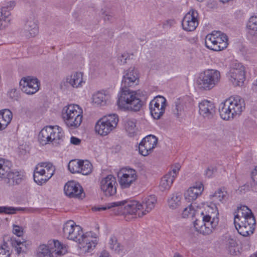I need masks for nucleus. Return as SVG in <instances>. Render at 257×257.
I'll return each instance as SVG.
<instances>
[{
    "label": "nucleus",
    "instance_id": "1",
    "mask_svg": "<svg viewBox=\"0 0 257 257\" xmlns=\"http://www.w3.org/2000/svg\"><path fill=\"white\" fill-rule=\"evenodd\" d=\"M139 83V74L135 67H130L124 72L121 92L118 96L117 103L119 108L124 110L137 112L141 110L144 102L141 100V92L128 89L130 87H134Z\"/></svg>",
    "mask_w": 257,
    "mask_h": 257
},
{
    "label": "nucleus",
    "instance_id": "2",
    "mask_svg": "<svg viewBox=\"0 0 257 257\" xmlns=\"http://www.w3.org/2000/svg\"><path fill=\"white\" fill-rule=\"evenodd\" d=\"M205 213L201 212V218L196 219L194 227L196 231L204 235L211 234L219 222V212L215 204L210 203L206 208Z\"/></svg>",
    "mask_w": 257,
    "mask_h": 257
},
{
    "label": "nucleus",
    "instance_id": "3",
    "mask_svg": "<svg viewBox=\"0 0 257 257\" xmlns=\"http://www.w3.org/2000/svg\"><path fill=\"white\" fill-rule=\"evenodd\" d=\"M237 211V214L234 218V224L238 232L243 236L252 234L256 222L251 210L247 206L243 205L238 207Z\"/></svg>",
    "mask_w": 257,
    "mask_h": 257
},
{
    "label": "nucleus",
    "instance_id": "4",
    "mask_svg": "<svg viewBox=\"0 0 257 257\" xmlns=\"http://www.w3.org/2000/svg\"><path fill=\"white\" fill-rule=\"evenodd\" d=\"M244 108V100L237 95L221 102L219 106V112L222 119L228 120L239 115Z\"/></svg>",
    "mask_w": 257,
    "mask_h": 257
},
{
    "label": "nucleus",
    "instance_id": "5",
    "mask_svg": "<svg viewBox=\"0 0 257 257\" xmlns=\"http://www.w3.org/2000/svg\"><path fill=\"white\" fill-rule=\"evenodd\" d=\"M125 201L123 204L122 214L138 215L140 217L150 212L155 207L157 199L154 195L146 197L142 203L137 201Z\"/></svg>",
    "mask_w": 257,
    "mask_h": 257
},
{
    "label": "nucleus",
    "instance_id": "6",
    "mask_svg": "<svg viewBox=\"0 0 257 257\" xmlns=\"http://www.w3.org/2000/svg\"><path fill=\"white\" fill-rule=\"evenodd\" d=\"M82 109L77 104L64 106L62 110V117L66 125L71 129L78 127L82 121Z\"/></svg>",
    "mask_w": 257,
    "mask_h": 257
},
{
    "label": "nucleus",
    "instance_id": "7",
    "mask_svg": "<svg viewBox=\"0 0 257 257\" xmlns=\"http://www.w3.org/2000/svg\"><path fill=\"white\" fill-rule=\"evenodd\" d=\"M63 132L61 127L55 126H47L43 128L39 134L40 143L44 145L53 142L59 144L63 137Z\"/></svg>",
    "mask_w": 257,
    "mask_h": 257
},
{
    "label": "nucleus",
    "instance_id": "8",
    "mask_svg": "<svg viewBox=\"0 0 257 257\" xmlns=\"http://www.w3.org/2000/svg\"><path fill=\"white\" fill-rule=\"evenodd\" d=\"M220 74L216 70H207L200 74L197 83L200 89L209 90L213 88L219 81Z\"/></svg>",
    "mask_w": 257,
    "mask_h": 257
},
{
    "label": "nucleus",
    "instance_id": "9",
    "mask_svg": "<svg viewBox=\"0 0 257 257\" xmlns=\"http://www.w3.org/2000/svg\"><path fill=\"white\" fill-rule=\"evenodd\" d=\"M118 121L116 114H111L100 118L95 125V131L101 136H106L116 127Z\"/></svg>",
    "mask_w": 257,
    "mask_h": 257
},
{
    "label": "nucleus",
    "instance_id": "10",
    "mask_svg": "<svg viewBox=\"0 0 257 257\" xmlns=\"http://www.w3.org/2000/svg\"><path fill=\"white\" fill-rule=\"evenodd\" d=\"M65 249L58 240L49 241L48 245L41 244L37 249L38 257H53V253L58 255L65 253Z\"/></svg>",
    "mask_w": 257,
    "mask_h": 257
},
{
    "label": "nucleus",
    "instance_id": "11",
    "mask_svg": "<svg viewBox=\"0 0 257 257\" xmlns=\"http://www.w3.org/2000/svg\"><path fill=\"white\" fill-rule=\"evenodd\" d=\"M227 76L229 81L235 86H242L245 79L244 67L242 64L235 61L231 65Z\"/></svg>",
    "mask_w": 257,
    "mask_h": 257
},
{
    "label": "nucleus",
    "instance_id": "12",
    "mask_svg": "<svg viewBox=\"0 0 257 257\" xmlns=\"http://www.w3.org/2000/svg\"><path fill=\"white\" fill-rule=\"evenodd\" d=\"M166 106L165 98L161 95H158L150 102L149 108L152 117L156 119H159L165 112Z\"/></svg>",
    "mask_w": 257,
    "mask_h": 257
},
{
    "label": "nucleus",
    "instance_id": "13",
    "mask_svg": "<svg viewBox=\"0 0 257 257\" xmlns=\"http://www.w3.org/2000/svg\"><path fill=\"white\" fill-rule=\"evenodd\" d=\"M119 182L122 188H128L134 184L138 178L137 172L131 168H123L118 174Z\"/></svg>",
    "mask_w": 257,
    "mask_h": 257
},
{
    "label": "nucleus",
    "instance_id": "14",
    "mask_svg": "<svg viewBox=\"0 0 257 257\" xmlns=\"http://www.w3.org/2000/svg\"><path fill=\"white\" fill-rule=\"evenodd\" d=\"M117 182L115 177L112 175H108L102 179L100 187L103 194L106 196H112L116 193Z\"/></svg>",
    "mask_w": 257,
    "mask_h": 257
},
{
    "label": "nucleus",
    "instance_id": "15",
    "mask_svg": "<svg viewBox=\"0 0 257 257\" xmlns=\"http://www.w3.org/2000/svg\"><path fill=\"white\" fill-rule=\"evenodd\" d=\"M20 87L23 92L32 95L39 90L40 82L36 78L31 76L23 77L20 82Z\"/></svg>",
    "mask_w": 257,
    "mask_h": 257
},
{
    "label": "nucleus",
    "instance_id": "16",
    "mask_svg": "<svg viewBox=\"0 0 257 257\" xmlns=\"http://www.w3.org/2000/svg\"><path fill=\"white\" fill-rule=\"evenodd\" d=\"M46 162L39 163L35 167L34 172V180L39 185L46 183L51 178L52 174V168L48 169L47 172H45Z\"/></svg>",
    "mask_w": 257,
    "mask_h": 257
},
{
    "label": "nucleus",
    "instance_id": "17",
    "mask_svg": "<svg viewBox=\"0 0 257 257\" xmlns=\"http://www.w3.org/2000/svg\"><path fill=\"white\" fill-rule=\"evenodd\" d=\"M16 6L15 1H10L0 9V30H4L11 23V13Z\"/></svg>",
    "mask_w": 257,
    "mask_h": 257
},
{
    "label": "nucleus",
    "instance_id": "18",
    "mask_svg": "<svg viewBox=\"0 0 257 257\" xmlns=\"http://www.w3.org/2000/svg\"><path fill=\"white\" fill-rule=\"evenodd\" d=\"M11 163L8 162L7 173L4 175L3 179L9 186H14L20 184L24 179L23 173L16 169L11 170L9 165Z\"/></svg>",
    "mask_w": 257,
    "mask_h": 257
},
{
    "label": "nucleus",
    "instance_id": "19",
    "mask_svg": "<svg viewBox=\"0 0 257 257\" xmlns=\"http://www.w3.org/2000/svg\"><path fill=\"white\" fill-rule=\"evenodd\" d=\"M198 14L197 11L191 10L184 16L182 26L183 29L186 31L195 30L198 25Z\"/></svg>",
    "mask_w": 257,
    "mask_h": 257
},
{
    "label": "nucleus",
    "instance_id": "20",
    "mask_svg": "<svg viewBox=\"0 0 257 257\" xmlns=\"http://www.w3.org/2000/svg\"><path fill=\"white\" fill-rule=\"evenodd\" d=\"M65 194L70 198L82 199L85 197V193L79 184L74 181L67 182L64 187Z\"/></svg>",
    "mask_w": 257,
    "mask_h": 257
},
{
    "label": "nucleus",
    "instance_id": "21",
    "mask_svg": "<svg viewBox=\"0 0 257 257\" xmlns=\"http://www.w3.org/2000/svg\"><path fill=\"white\" fill-rule=\"evenodd\" d=\"M23 29L24 34L27 37H33L38 34V22L34 15L30 16L26 19Z\"/></svg>",
    "mask_w": 257,
    "mask_h": 257
},
{
    "label": "nucleus",
    "instance_id": "22",
    "mask_svg": "<svg viewBox=\"0 0 257 257\" xmlns=\"http://www.w3.org/2000/svg\"><path fill=\"white\" fill-rule=\"evenodd\" d=\"M199 114L206 119H212L216 113L214 103L207 100H203L199 103Z\"/></svg>",
    "mask_w": 257,
    "mask_h": 257
},
{
    "label": "nucleus",
    "instance_id": "23",
    "mask_svg": "<svg viewBox=\"0 0 257 257\" xmlns=\"http://www.w3.org/2000/svg\"><path fill=\"white\" fill-rule=\"evenodd\" d=\"M157 138L153 135H148L144 138L139 144V150L143 156L148 155L156 146Z\"/></svg>",
    "mask_w": 257,
    "mask_h": 257
},
{
    "label": "nucleus",
    "instance_id": "24",
    "mask_svg": "<svg viewBox=\"0 0 257 257\" xmlns=\"http://www.w3.org/2000/svg\"><path fill=\"white\" fill-rule=\"evenodd\" d=\"M83 74L81 72H74L67 75L63 80V83L65 86H71L74 88L81 87L85 83L83 78Z\"/></svg>",
    "mask_w": 257,
    "mask_h": 257
},
{
    "label": "nucleus",
    "instance_id": "25",
    "mask_svg": "<svg viewBox=\"0 0 257 257\" xmlns=\"http://www.w3.org/2000/svg\"><path fill=\"white\" fill-rule=\"evenodd\" d=\"M203 190V184L201 182H197L195 185L187 190L185 193V198L188 201L195 200L202 194Z\"/></svg>",
    "mask_w": 257,
    "mask_h": 257
},
{
    "label": "nucleus",
    "instance_id": "26",
    "mask_svg": "<svg viewBox=\"0 0 257 257\" xmlns=\"http://www.w3.org/2000/svg\"><path fill=\"white\" fill-rule=\"evenodd\" d=\"M111 94L106 90L98 91L92 96V101L97 105L104 106L110 102Z\"/></svg>",
    "mask_w": 257,
    "mask_h": 257
},
{
    "label": "nucleus",
    "instance_id": "27",
    "mask_svg": "<svg viewBox=\"0 0 257 257\" xmlns=\"http://www.w3.org/2000/svg\"><path fill=\"white\" fill-rule=\"evenodd\" d=\"M69 239L78 242L79 244H81L83 247V244H90V242L88 243L89 240L87 238V237L83 234H82V230L81 227L77 225L75 227V229L72 233Z\"/></svg>",
    "mask_w": 257,
    "mask_h": 257
},
{
    "label": "nucleus",
    "instance_id": "28",
    "mask_svg": "<svg viewBox=\"0 0 257 257\" xmlns=\"http://www.w3.org/2000/svg\"><path fill=\"white\" fill-rule=\"evenodd\" d=\"M182 194L180 192L171 194L168 198V205L170 209H175L181 204Z\"/></svg>",
    "mask_w": 257,
    "mask_h": 257
},
{
    "label": "nucleus",
    "instance_id": "29",
    "mask_svg": "<svg viewBox=\"0 0 257 257\" xmlns=\"http://www.w3.org/2000/svg\"><path fill=\"white\" fill-rule=\"evenodd\" d=\"M218 44V51H221L226 48L228 45V38L226 34L220 31L213 32Z\"/></svg>",
    "mask_w": 257,
    "mask_h": 257
},
{
    "label": "nucleus",
    "instance_id": "30",
    "mask_svg": "<svg viewBox=\"0 0 257 257\" xmlns=\"http://www.w3.org/2000/svg\"><path fill=\"white\" fill-rule=\"evenodd\" d=\"M174 179L175 175H172L171 172H169L162 178L159 186L160 189L162 191L169 190Z\"/></svg>",
    "mask_w": 257,
    "mask_h": 257
},
{
    "label": "nucleus",
    "instance_id": "31",
    "mask_svg": "<svg viewBox=\"0 0 257 257\" xmlns=\"http://www.w3.org/2000/svg\"><path fill=\"white\" fill-rule=\"evenodd\" d=\"M210 198L211 200L212 204L216 205L219 202L223 203L227 199V192L222 189H218L214 194L210 195Z\"/></svg>",
    "mask_w": 257,
    "mask_h": 257
},
{
    "label": "nucleus",
    "instance_id": "32",
    "mask_svg": "<svg viewBox=\"0 0 257 257\" xmlns=\"http://www.w3.org/2000/svg\"><path fill=\"white\" fill-rule=\"evenodd\" d=\"M124 203L125 201L108 203L102 206H94L92 208V210L94 211H101L105 210L107 209L111 208L112 207H118V209L120 210V211L122 213V211L123 209V204Z\"/></svg>",
    "mask_w": 257,
    "mask_h": 257
},
{
    "label": "nucleus",
    "instance_id": "33",
    "mask_svg": "<svg viewBox=\"0 0 257 257\" xmlns=\"http://www.w3.org/2000/svg\"><path fill=\"white\" fill-rule=\"evenodd\" d=\"M205 44L208 49L214 51H218V45L213 32L206 36L205 40Z\"/></svg>",
    "mask_w": 257,
    "mask_h": 257
},
{
    "label": "nucleus",
    "instance_id": "34",
    "mask_svg": "<svg viewBox=\"0 0 257 257\" xmlns=\"http://www.w3.org/2000/svg\"><path fill=\"white\" fill-rule=\"evenodd\" d=\"M76 226V225L73 221L69 220L67 221L63 225V232L64 236L69 239Z\"/></svg>",
    "mask_w": 257,
    "mask_h": 257
},
{
    "label": "nucleus",
    "instance_id": "35",
    "mask_svg": "<svg viewBox=\"0 0 257 257\" xmlns=\"http://www.w3.org/2000/svg\"><path fill=\"white\" fill-rule=\"evenodd\" d=\"M92 170V165L88 160L81 161L79 173L84 175L90 174Z\"/></svg>",
    "mask_w": 257,
    "mask_h": 257
},
{
    "label": "nucleus",
    "instance_id": "36",
    "mask_svg": "<svg viewBox=\"0 0 257 257\" xmlns=\"http://www.w3.org/2000/svg\"><path fill=\"white\" fill-rule=\"evenodd\" d=\"M13 117L12 112L9 109H4L0 111V118L2 122L7 126L11 122Z\"/></svg>",
    "mask_w": 257,
    "mask_h": 257
},
{
    "label": "nucleus",
    "instance_id": "37",
    "mask_svg": "<svg viewBox=\"0 0 257 257\" xmlns=\"http://www.w3.org/2000/svg\"><path fill=\"white\" fill-rule=\"evenodd\" d=\"M80 165L81 160H71L68 165V169L72 173H79Z\"/></svg>",
    "mask_w": 257,
    "mask_h": 257
},
{
    "label": "nucleus",
    "instance_id": "38",
    "mask_svg": "<svg viewBox=\"0 0 257 257\" xmlns=\"http://www.w3.org/2000/svg\"><path fill=\"white\" fill-rule=\"evenodd\" d=\"M10 243L15 248L17 254H20L22 252V246L24 245V242L12 237L11 238Z\"/></svg>",
    "mask_w": 257,
    "mask_h": 257
},
{
    "label": "nucleus",
    "instance_id": "39",
    "mask_svg": "<svg viewBox=\"0 0 257 257\" xmlns=\"http://www.w3.org/2000/svg\"><path fill=\"white\" fill-rule=\"evenodd\" d=\"M24 210L22 208H15L8 206H0V213H4L5 214H13L16 213L17 211Z\"/></svg>",
    "mask_w": 257,
    "mask_h": 257
},
{
    "label": "nucleus",
    "instance_id": "40",
    "mask_svg": "<svg viewBox=\"0 0 257 257\" xmlns=\"http://www.w3.org/2000/svg\"><path fill=\"white\" fill-rule=\"evenodd\" d=\"M109 248L115 252H118L121 248L120 244L117 242V240L115 237H112L109 240Z\"/></svg>",
    "mask_w": 257,
    "mask_h": 257
},
{
    "label": "nucleus",
    "instance_id": "41",
    "mask_svg": "<svg viewBox=\"0 0 257 257\" xmlns=\"http://www.w3.org/2000/svg\"><path fill=\"white\" fill-rule=\"evenodd\" d=\"M11 252L7 243L0 246V257H10Z\"/></svg>",
    "mask_w": 257,
    "mask_h": 257
},
{
    "label": "nucleus",
    "instance_id": "42",
    "mask_svg": "<svg viewBox=\"0 0 257 257\" xmlns=\"http://www.w3.org/2000/svg\"><path fill=\"white\" fill-rule=\"evenodd\" d=\"M196 210L192 204H191L188 207L185 208L182 212L183 217H186L190 215L193 217L195 213Z\"/></svg>",
    "mask_w": 257,
    "mask_h": 257
},
{
    "label": "nucleus",
    "instance_id": "43",
    "mask_svg": "<svg viewBox=\"0 0 257 257\" xmlns=\"http://www.w3.org/2000/svg\"><path fill=\"white\" fill-rule=\"evenodd\" d=\"M183 105L181 103L180 100L176 101L175 102V108L173 109V112L177 117L180 116L181 112L183 111Z\"/></svg>",
    "mask_w": 257,
    "mask_h": 257
},
{
    "label": "nucleus",
    "instance_id": "44",
    "mask_svg": "<svg viewBox=\"0 0 257 257\" xmlns=\"http://www.w3.org/2000/svg\"><path fill=\"white\" fill-rule=\"evenodd\" d=\"M251 178L252 181L251 184L252 187L254 190H257V166L252 171L251 174Z\"/></svg>",
    "mask_w": 257,
    "mask_h": 257
},
{
    "label": "nucleus",
    "instance_id": "45",
    "mask_svg": "<svg viewBox=\"0 0 257 257\" xmlns=\"http://www.w3.org/2000/svg\"><path fill=\"white\" fill-rule=\"evenodd\" d=\"M125 127L127 132L132 133L136 127V123L133 120H128L125 122Z\"/></svg>",
    "mask_w": 257,
    "mask_h": 257
},
{
    "label": "nucleus",
    "instance_id": "46",
    "mask_svg": "<svg viewBox=\"0 0 257 257\" xmlns=\"http://www.w3.org/2000/svg\"><path fill=\"white\" fill-rule=\"evenodd\" d=\"M8 166L4 161L0 160V180L3 179L4 175L7 173Z\"/></svg>",
    "mask_w": 257,
    "mask_h": 257
},
{
    "label": "nucleus",
    "instance_id": "47",
    "mask_svg": "<svg viewBox=\"0 0 257 257\" xmlns=\"http://www.w3.org/2000/svg\"><path fill=\"white\" fill-rule=\"evenodd\" d=\"M247 28L248 33L251 35L254 36L257 34V26L251 25L250 23H248L247 24Z\"/></svg>",
    "mask_w": 257,
    "mask_h": 257
},
{
    "label": "nucleus",
    "instance_id": "48",
    "mask_svg": "<svg viewBox=\"0 0 257 257\" xmlns=\"http://www.w3.org/2000/svg\"><path fill=\"white\" fill-rule=\"evenodd\" d=\"M9 97L12 99L17 100L19 98V93L16 88H12L8 92Z\"/></svg>",
    "mask_w": 257,
    "mask_h": 257
},
{
    "label": "nucleus",
    "instance_id": "49",
    "mask_svg": "<svg viewBox=\"0 0 257 257\" xmlns=\"http://www.w3.org/2000/svg\"><path fill=\"white\" fill-rule=\"evenodd\" d=\"M227 250L229 253L232 255H237L239 254V247L237 244H235L234 247H232L227 248Z\"/></svg>",
    "mask_w": 257,
    "mask_h": 257
},
{
    "label": "nucleus",
    "instance_id": "50",
    "mask_svg": "<svg viewBox=\"0 0 257 257\" xmlns=\"http://www.w3.org/2000/svg\"><path fill=\"white\" fill-rule=\"evenodd\" d=\"M129 59V55L127 53H123L118 58V62L120 64H124L126 60Z\"/></svg>",
    "mask_w": 257,
    "mask_h": 257
},
{
    "label": "nucleus",
    "instance_id": "51",
    "mask_svg": "<svg viewBox=\"0 0 257 257\" xmlns=\"http://www.w3.org/2000/svg\"><path fill=\"white\" fill-rule=\"evenodd\" d=\"M13 231L15 234L19 237L22 236L23 235V230L19 226L14 225Z\"/></svg>",
    "mask_w": 257,
    "mask_h": 257
},
{
    "label": "nucleus",
    "instance_id": "52",
    "mask_svg": "<svg viewBox=\"0 0 257 257\" xmlns=\"http://www.w3.org/2000/svg\"><path fill=\"white\" fill-rule=\"evenodd\" d=\"M250 187L248 184H244L242 186H241L239 187L237 190V192H238L240 194H242L245 193L246 192L249 190Z\"/></svg>",
    "mask_w": 257,
    "mask_h": 257
},
{
    "label": "nucleus",
    "instance_id": "53",
    "mask_svg": "<svg viewBox=\"0 0 257 257\" xmlns=\"http://www.w3.org/2000/svg\"><path fill=\"white\" fill-rule=\"evenodd\" d=\"M237 243L233 238H229L226 240V248H228L232 247H234V245L236 244Z\"/></svg>",
    "mask_w": 257,
    "mask_h": 257
},
{
    "label": "nucleus",
    "instance_id": "54",
    "mask_svg": "<svg viewBox=\"0 0 257 257\" xmlns=\"http://www.w3.org/2000/svg\"><path fill=\"white\" fill-rule=\"evenodd\" d=\"M215 171L216 169L215 168L212 167H210L206 169L205 175L206 177L209 178L212 176Z\"/></svg>",
    "mask_w": 257,
    "mask_h": 257
},
{
    "label": "nucleus",
    "instance_id": "55",
    "mask_svg": "<svg viewBox=\"0 0 257 257\" xmlns=\"http://www.w3.org/2000/svg\"><path fill=\"white\" fill-rule=\"evenodd\" d=\"M52 168V174H50L51 175V177L54 175L55 172V167L50 163L46 162V165L45 168V172L46 173L48 169Z\"/></svg>",
    "mask_w": 257,
    "mask_h": 257
},
{
    "label": "nucleus",
    "instance_id": "56",
    "mask_svg": "<svg viewBox=\"0 0 257 257\" xmlns=\"http://www.w3.org/2000/svg\"><path fill=\"white\" fill-rule=\"evenodd\" d=\"M103 18L105 21H111L112 19V16L110 15L109 13L103 12L102 13Z\"/></svg>",
    "mask_w": 257,
    "mask_h": 257
},
{
    "label": "nucleus",
    "instance_id": "57",
    "mask_svg": "<svg viewBox=\"0 0 257 257\" xmlns=\"http://www.w3.org/2000/svg\"><path fill=\"white\" fill-rule=\"evenodd\" d=\"M70 143L74 145H79L81 143V140L75 137H71L70 138Z\"/></svg>",
    "mask_w": 257,
    "mask_h": 257
},
{
    "label": "nucleus",
    "instance_id": "58",
    "mask_svg": "<svg viewBox=\"0 0 257 257\" xmlns=\"http://www.w3.org/2000/svg\"><path fill=\"white\" fill-rule=\"evenodd\" d=\"M180 170V165L179 164H177L175 165V167L173 169L172 171L171 172L172 175H175V178L176 176V174Z\"/></svg>",
    "mask_w": 257,
    "mask_h": 257
},
{
    "label": "nucleus",
    "instance_id": "59",
    "mask_svg": "<svg viewBox=\"0 0 257 257\" xmlns=\"http://www.w3.org/2000/svg\"><path fill=\"white\" fill-rule=\"evenodd\" d=\"M248 23H250L251 25L257 26V17H251Z\"/></svg>",
    "mask_w": 257,
    "mask_h": 257
},
{
    "label": "nucleus",
    "instance_id": "60",
    "mask_svg": "<svg viewBox=\"0 0 257 257\" xmlns=\"http://www.w3.org/2000/svg\"><path fill=\"white\" fill-rule=\"evenodd\" d=\"M174 24H175V21L174 20H168L164 23V27H166V26L171 27Z\"/></svg>",
    "mask_w": 257,
    "mask_h": 257
},
{
    "label": "nucleus",
    "instance_id": "61",
    "mask_svg": "<svg viewBox=\"0 0 257 257\" xmlns=\"http://www.w3.org/2000/svg\"><path fill=\"white\" fill-rule=\"evenodd\" d=\"M99 257H110V256L107 251L103 250L101 252Z\"/></svg>",
    "mask_w": 257,
    "mask_h": 257
},
{
    "label": "nucleus",
    "instance_id": "62",
    "mask_svg": "<svg viewBox=\"0 0 257 257\" xmlns=\"http://www.w3.org/2000/svg\"><path fill=\"white\" fill-rule=\"evenodd\" d=\"M174 257H183L182 255H181L180 254H179L178 252H176L174 255Z\"/></svg>",
    "mask_w": 257,
    "mask_h": 257
},
{
    "label": "nucleus",
    "instance_id": "63",
    "mask_svg": "<svg viewBox=\"0 0 257 257\" xmlns=\"http://www.w3.org/2000/svg\"><path fill=\"white\" fill-rule=\"evenodd\" d=\"M140 91L141 92H143V93H141V96H140L141 100L142 101V96L144 95V93H146V92H143V91H141V90H140Z\"/></svg>",
    "mask_w": 257,
    "mask_h": 257
},
{
    "label": "nucleus",
    "instance_id": "64",
    "mask_svg": "<svg viewBox=\"0 0 257 257\" xmlns=\"http://www.w3.org/2000/svg\"><path fill=\"white\" fill-rule=\"evenodd\" d=\"M250 257H257V254H253L251 255Z\"/></svg>",
    "mask_w": 257,
    "mask_h": 257
}]
</instances>
